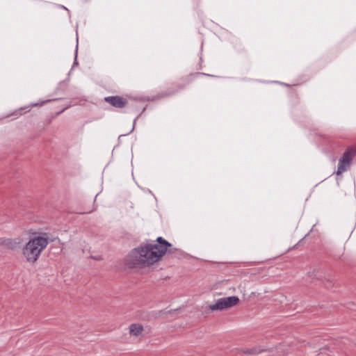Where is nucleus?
Returning <instances> with one entry per match:
<instances>
[{
	"label": "nucleus",
	"mask_w": 356,
	"mask_h": 356,
	"mask_svg": "<svg viewBox=\"0 0 356 356\" xmlns=\"http://www.w3.org/2000/svg\"><path fill=\"white\" fill-rule=\"evenodd\" d=\"M159 244H147L133 249L124 258V264L129 268H143L159 261L171 244L161 237Z\"/></svg>",
	"instance_id": "nucleus-1"
},
{
	"label": "nucleus",
	"mask_w": 356,
	"mask_h": 356,
	"mask_svg": "<svg viewBox=\"0 0 356 356\" xmlns=\"http://www.w3.org/2000/svg\"><path fill=\"white\" fill-rule=\"evenodd\" d=\"M47 245L48 238L44 236H37L31 238L22 248L23 258L29 264L35 263Z\"/></svg>",
	"instance_id": "nucleus-2"
},
{
	"label": "nucleus",
	"mask_w": 356,
	"mask_h": 356,
	"mask_svg": "<svg viewBox=\"0 0 356 356\" xmlns=\"http://www.w3.org/2000/svg\"><path fill=\"white\" fill-rule=\"evenodd\" d=\"M239 302V298L235 296L221 298L210 305L209 308L211 311H222L236 306Z\"/></svg>",
	"instance_id": "nucleus-3"
},
{
	"label": "nucleus",
	"mask_w": 356,
	"mask_h": 356,
	"mask_svg": "<svg viewBox=\"0 0 356 356\" xmlns=\"http://www.w3.org/2000/svg\"><path fill=\"white\" fill-rule=\"evenodd\" d=\"M356 155V147L348 149L339 160L337 175H339L345 172L349 167L353 158Z\"/></svg>",
	"instance_id": "nucleus-4"
},
{
	"label": "nucleus",
	"mask_w": 356,
	"mask_h": 356,
	"mask_svg": "<svg viewBox=\"0 0 356 356\" xmlns=\"http://www.w3.org/2000/svg\"><path fill=\"white\" fill-rule=\"evenodd\" d=\"M106 101L112 106L118 108H122L126 105V101L120 97H108Z\"/></svg>",
	"instance_id": "nucleus-5"
},
{
	"label": "nucleus",
	"mask_w": 356,
	"mask_h": 356,
	"mask_svg": "<svg viewBox=\"0 0 356 356\" xmlns=\"http://www.w3.org/2000/svg\"><path fill=\"white\" fill-rule=\"evenodd\" d=\"M129 334L134 337H138L142 334L144 331V328L142 325L134 323L129 326Z\"/></svg>",
	"instance_id": "nucleus-6"
},
{
	"label": "nucleus",
	"mask_w": 356,
	"mask_h": 356,
	"mask_svg": "<svg viewBox=\"0 0 356 356\" xmlns=\"http://www.w3.org/2000/svg\"><path fill=\"white\" fill-rule=\"evenodd\" d=\"M49 102V100L46 101V102ZM45 103V102H42L40 105H42Z\"/></svg>",
	"instance_id": "nucleus-7"
}]
</instances>
